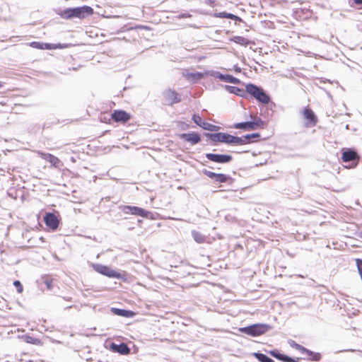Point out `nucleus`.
Here are the masks:
<instances>
[{"instance_id":"obj_17","label":"nucleus","mask_w":362,"mask_h":362,"mask_svg":"<svg viewBox=\"0 0 362 362\" xmlns=\"http://www.w3.org/2000/svg\"><path fill=\"white\" fill-rule=\"evenodd\" d=\"M303 115L304 117L309 122H310L313 124H316L317 118L311 109L305 108L303 111Z\"/></svg>"},{"instance_id":"obj_15","label":"nucleus","mask_w":362,"mask_h":362,"mask_svg":"<svg viewBox=\"0 0 362 362\" xmlns=\"http://www.w3.org/2000/svg\"><path fill=\"white\" fill-rule=\"evenodd\" d=\"M111 349L121 354H127L129 353V348L128 346L124 343H121L120 344H116L115 343H112L111 344Z\"/></svg>"},{"instance_id":"obj_30","label":"nucleus","mask_w":362,"mask_h":362,"mask_svg":"<svg viewBox=\"0 0 362 362\" xmlns=\"http://www.w3.org/2000/svg\"><path fill=\"white\" fill-rule=\"evenodd\" d=\"M228 178H229L228 176H227L226 175L221 174V173H219V174L216 173L214 180L216 182L221 183V182H226Z\"/></svg>"},{"instance_id":"obj_36","label":"nucleus","mask_w":362,"mask_h":362,"mask_svg":"<svg viewBox=\"0 0 362 362\" xmlns=\"http://www.w3.org/2000/svg\"><path fill=\"white\" fill-rule=\"evenodd\" d=\"M220 16L225 17L230 19H235L237 18L236 16L232 14V13H222L220 14Z\"/></svg>"},{"instance_id":"obj_29","label":"nucleus","mask_w":362,"mask_h":362,"mask_svg":"<svg viewBox=\"0 0 362 362\" xmlns=\"http://www.w3.org/2000/svg\"><path fill=\"white\" fill-rule=\"evenodd\" d=\"M62 17L64 18H71L74 17V8H67L64 10L61 14Z\"/></svg>"},{"instance_id":"obj_37","label":"nucleus","mask_w":362,"mask_h":362,"mask_svg":"<svg viewBox=\"0 0 362 362\" xmlns=\"http://www.w3.org/2000/svg\"><path fill=\"white\" fill-rule=\"evenodd\" d=\"M36 341L37 339L33 338L32 337L25 336V341L28 343L35 344Z\"/></svg>"},{"instance_id":"obj_9","label":"nucleus","mask_w":362,"mask_h":362,"mask_svg":"<svg viewBox=\"0 0 362 362\" xmlns=\"http://www.w3.org/2000/svg\"><path fill=\"white\" fill-rule=\"evenodd\" d=\"M163 95L165 101L169 105L178 103L181 100L180 95L175 90L171 89L165 90L163 93Z\"/></svg>"},{"instance_id":"obj_44","label":"nucleus","mask_w":362,"mask_h":362,"mask_svg":"<svg viewBox=\"0 0 362 362\" xmlns=\"http://www.w3.org/2000/svg\"><path fill=\"white\" fill-rule=\"evenodd\" d=\"M360 237L362 238V230L360 232Z\"/></svg>"},{"instance_id":"obj_7","label":"nucleus","mask_w":362,"mask_h":362,"mask_svg":"<svg viewBox=\"0 0 362 362\" xmlns=\"http://www.w3.org/2000/svg\"><path fill=\"white\" fill-rule=\"evenodd\" d=\"M206 157L211 161L218 163H227L232 160L233 158L230 155L206 153Z\"/></svg>"},{"instance_id":"obj_1","label":"nucleus","mask_w":362,"mask_h":362,"mask_svg":"<svg viewBox=\"0 0 362 362\" xmlns=\"http://www.w3.org/2000/svg\"><path fill=\"white\" fill-rule=\"evenodd\" d=\"M206 136L214 142H221L228 144L238 145V136H233L227 133L218 132L206 134Z\"/></svg>"},{"instance_id":"obj_13","label":"nucleus","mask_w":362,"mask_h":362,"mask_svg":"<svg viewBox=\"0 0 362 362\" xmlns=\"http://www.w3.org/2000/svg\"><path fill=\"white\" fill-rule=\"evenodd\" d=\"M38 155L44 160L50 163L54 167H59L60 165V160L56 156L44 152L39 151Z\"/></svg>"},{"instance_id":"obj_12","label":"nucleus","mask_w":362,"mask_h":362,"mask_svg":"<svg viewBox=\"0 0 362 362\" xmlns=\"http://www.w3.org/2000/svg\"><path fill=\"white\" fill-rule=\"evenodd\" d=\"M180 138L190 143L192 145L198 144L201 140L199 135L195 132L181 134H180Z\"/></svg>"},{"instance_id":"obj_40","label":"nucleus","mask_w":362,"mask_h":362,"mask_svg":"<svg viewBox=\"0 0 362 362\" xmlns=\"http://www.w3.org/2000/svg\"><path fill=\"white\" fill-rule=\"evenodd\" d=\"M191 15L189 13H182L180 16V18H189Z\"/></svg>"},{"instance_id":"obj_18","label":"nucleus","mask_w":362,"mask_h":362,"mask_svg":"<svg viewBox=\"0 0 362 362\" xmlns=\"http://www.w3.org/2000/svg\"><path fill=\"white\" fill-rule=\"evenodd\" d=\"M296 349L300 350L302 354L306 353L307 356L309 358H311L313 360L317 361L320 359L319 354H315V353L306 349L305 348H304L303 346H302L299 344H296Z\"/></svg>"},{"instance_id":"obj_16","label":"nucleus","mask_w":362,"mask_h":362,"mask_svg":"<svg viewBox=\"0 0 362 362\" xmlns=\"http://www.w3.org/2000/svg\"><path fill=\"white\" fill-rule=\"evenodd\" d=\"M259 136H260V135L259 133H253V134H247V135H245V136H243L240 137L238 136L239 141H238V145L241 146V145H245V144H249V143H250V140L252 139L258 138Z\"/></svg>"},{"instance_id":"obj_39","label":"nucleus","mask_w":362,"mask_h":362,"mask_svg":"<svg viewBox=\"0 0 362 362\" xmlns=\"http://www.w3.org/2000/svg\"><path fill=\"white\" fill-rule=\"evenodd\" d=\"M282 356H284V355L281 354H279V353H277L276 355H274V357L281 361Z\"/></svg>"},{"instance_id":"obj_19","label":"nucleus","mask_w":362,"mask_h":362,"mask_svg":"<svg viewBox=\"0 0 362 362\" xmlns=\"http://www.w3.org/2000/svg\"><path fill=\"white\" fill-rule=\"evenodd\" d=\"M42 49H64L70 47L69 44H49L42 43Z\"/></svg>"},{"instance_id":"obj_20","label":"nucleus","mask_w":362,"mask_h":362,"mask_svg":"<svg viewBox=\"0 0 362 362\" xmlns=\"http://www.w3.org/2000/svg\"><path fill=\"white\" fill-rule=\"evenodd\" d=\"M233 127L235 129H242L248 131L254 130V127L251 121L235 123L233 124Z\"/></svg>"},{"instance_id":"obj_26","label":"nucleus","mask_w":362,"mask_h":362,"mask_svg":"<svg viewBox=\"0 0 362 362\" xmlns=\"http://www.w3.org/2000/svg\"><path fill=\"white\" fill-rule=\"evenodd\" d=\"M254 355L260 362H274L273 359L261 353H255Z\"/></svg>"},{"instance_id":"obj_35","label":"nucleus","mask_w":362,"mask_h":362,"mask_svg":"<svg viewBox=\"0 0 362 362\" xmlns=\"http://www.w3.org/2000/svg\"><path fill=\"white\" fill-rule=\"evenodd\" d=\"M30 45L32 47L40 49H42V47H43L42 43H40L39 42H33L30 44Z\"/></svg>"},{"instance_id":"obj_41","label":"nucleus","mask_w":362,"mask_h":362,"mask_svg":"<svg viewBox=\"0 0 362 362\" xmlns=\"http://www.w3.org/2000/svg\"><path fill=\"white\" fill-rule=\"evenodd\" d=\"M354 1L358 4H362V0H354Z\"/></svg>"},{"instance_id":"obj_6","label":"nucleus","mask_w":362,"mask_h":362,"mask_svg":"<svg viewBox=\"0 0 362 362\" xmlns=\"http://www.w3.org/2000/svg\"><path fill=\"white\" fill-rule=\"evenodd\" d=\"M208 74L210 75L211 76L220 79L221 81H225L227 83H233V84H239L240 83V79H238L231 75L223 74L218 71H211L208 73Z\"/></svg>"},{"instance_id":"obj_8","label":"nucleus","mask_w":362,"mask_h":362,"mask_svg":"<svg viewBox=\"0 0 362 362\" xmlns=\"http://www.w3.org/2000/svg\"><path fill=\"white\" fill-rule=\"evenodd\" d=\"M341 159L344 162H350V161H356L355 165L358 163L359 160V157L356 151L346 148L343 150Z\"/></svg>"},{"instance_id":"obj_14","label":"nucleus","mask_w":362,"mask_h":362,"mask_svg":"<svg viewBox=\"0 0 362 362\" xmlns=\"http://www.w3.org/2000/svg\"><path fill=\"white\" fill-rule=\"evenodd\" d=\"M112 117L116 122H125L130 119V115L124 110H115Z\"/></svg>"},{"instance_id":"obj_11","label":"nucleus","mask_w":362,"mask_h":362,"mask_svg":"<svg viewBox=\"0 0 362 362\" xmlns=\"http://www.w3.org/2000/svg\"><path fill=\"white\" fill-rule=\"evenodd\" d=\"M92 13L93 8L87 6L76 7L74 8V17L82 18Z\"/></svg>"},{"instance_id":"obj_32","label":"nucleus","mask_w":362,"mask_h":362,"mask_svg":"<svg viewBox=\"0 0 362 362\" xmlns=\"http://www.w3.org/2000/svg\"><path fill=\"white\" fill-rule=\"evenodd\" d=\"M298 358H297V360H295L294 358H292L288 356H282V358H281V361H284V362H298Z\"/></svg>"},{"instance_id":"obj_28","label":"nucleus","mask_w":362,"mask_h":362,"mask_svg":"<svg viewBox=\"0 0 362 362\" xmlns=\"http://www.w3.org/2000/svg\"><path fill=\"white\" fill-rule=\"evenodd\" d=\"M201 127L204 129L211 131V132L217 131L219 128L218 126L214 125V124H210L206 122H204V123H202V125Z\"/></svg>"},{"instance_id":"obj_45","label":"nucleus","mask_w":362,"mask_h":362,"mask_svg":"<svg viewBox=\"0 0 362 362\" xmlns=\"http://www.w3.org/2000/svg\"><path fill=\"white\" fill-rule=\"evenodd\" d=\"M3 86V84L0 81V88H1Z\"/></svg>"},{"instance_id":"obj_34","label":"nucleus","mask_w":362,"mask_h":362,"mask_svg":"<svg viewBox=\"0 0 362 362\" xmlns=\"http://www.w3.org/2000/svg\"><path fill=\"white\" fill-rule=\"evenodd\" d=\"M13 285L16 287L17 291L18 293L23 292V286L21 285V282L19 281H15L13 282Z\"/></svg>"},{"instance_id":"obj_27","label":"nucleus","mask_w":362,"mask_h":362,"mask_svg":"<svg viewBox=\"0 0 362 362\" xmlns=\"http://www.w3.org/2000/svg\"><path fill=\"white\" fill-rule=\"evenodd\" d=\"M252 122V124L254 127V130L258 129V128H263L264 122L262 120L261 118L255 117L254 119Z\"/></svg>"},{"instance_id":"obj_25","label":"nucleus","mask_w":362,"mask_h":362,"mask_svg":"<svg viewBox=\"0 0 362 362\" xmlns=\"http://www.w3.org/2000/svg\"><path fill=\"white\" fill-rule=\"evenodd\" d=\"M186 76L189 80H192L195 82L203 78L204 74L202 73L195 72L187 74Z\"/></svg>"},{"instance_id":"obj_38","label":"nucleus","mask_w":362,"mask_h":362,"mask_svg":"<svg viewBox=\"0 0 362 362\" xmlns=\"http://www.w3.org/2000/svg\"><path fill=\"white\" fill-rule=\"evenodd\" d=\"M357 266H358V272H359L360 276L362 279V261L361 260H358Z\"/></svg>"},{"instance_id":"obj_3","label":"nucleus","mask_w":362,"mask_h":362,"mask_svg":"<svg viewBox=\"0 0 362 362\" xmlns=\"http://www.w3.org/2000/svg\"><path fill=\"white\" fill-rule=\"evenodd\" d=\"M246 91L256 98L258 101L267 104L269 102V97L264 91L256 85L249 83L245 86Z\"/></svg>"},{"instance_id":"obj_5","label":"nucleus","mask_w":362,"mask_h":362,"mask_svg":"<svg viewBox=\"0 0 362 362\" xmlns=\"http://www.w3.org/2000/svg\"><path fill=\"white\" fill-rule=\"evenodd\" d=\"M93 267L97 272H98L103 275L107 276L108 277L117 278V279L121 277V274L119 272H117L115 270H112L110 267H109L107 266H105V265L100 264H93Z\"/></svg>"},{"instance_id":"obj_10","label":"nucleus","mask_w":362,"mask_h":362,"mask_svg":"<svg viewBox=\"0 0 362 362\" xmlns=\"http://www.w3.org/2000/svg\"><path fill=\"white\" fill-rule=\"evenodd\" d=\"M46 225L52 230L57 228L59 226V220L57 216L52 213H47L44 218Z\"/></svg>"},{"instance_id":"obj_24","label":"nucleus","mask_w":362,"mask_h":362,"mask_svg":"<svg viewBox=\"0 0 362 362\" xmlns=\"http://www.w3.org/2000/svg\"><path fill=\"white\" fill-rule=\"evenodd\" d=\"M225 88L230 93H234L238 95H242V93L244 92L243 90L235 87V86H225Z\"/></svg>"},{"instance_id":"obj_42","label":"nucleus","mask_w":362,"mask_h":362,"mask_svg":"<svg viewBox=\"0 0 362 362\" xmlns=\"http://www.w3.org/2000/svg\"><path fill=\"white\" fill-rule=\"evenodd\" d=\"M235 71H237V72H240V68H239V67H235Z\"/></svg>"},{"instance_id":"obj_21","label":"nucleus","mask_w":362,"mask_h":362,"mask_svg":"<svg viewBox=\"0 0 362 362\" xmlns=\"http://www.w3.org/2000/svg\"><path fill=\"white\" fill-rule=\"evenodd\" d=\"M112 313L115 315L122 316V317H130L132 315V313L129 310H123V309H119L112 308Z\"/></svg>"},{"instance_id":"obj_2","label":"nucleus","mask_w":362,"mask_h":362,"mask_svg":"<svg viewBox=\"0 0 362 362\" xmlns=\"http://www.w3.org/2000/svg\"><path fill=\"white\" fill-rule=\"evenodd\" d=\"M269 328L270 327L265 324H255L248 327H241L239 329V331L252 337H257L264 334Z\"/></svg>"},{"instance_id":"obj_4","label":"nucleus","mask_w":362,"mask_h":362,"mask_svg":"<svg viewBox=\"0 0 362 362\" xmlns=\"http://www.w3.org/2000/svg\"><path fill=\"white\" fill-rule=\"evenodd\" d=\"M119 209L125 214H132L144 218H147L150 214V212L144 209L134 206H119Z\"/></svg>"},{"instance_id":"obj_31","label":"nucleus","mask_w":362,"mask_h":362,"mask_svg":"<svg viewBox=\"0 0 362 362\" xmlns=\"http://www.w3.org/2000/svg\"><path fill=\"white\" fill-rule=\"evenodd\" d=\"M192 120L194 121V122L196 124H197L200 127H202V123H204V121L202 120V117L199 115H194L192 116Z\"/></svg>"},{"instance_id":"obj_33","label":"nucleus","mask_w":362,"mask_h":362,"mask_svg":"<svg viewBox=\"0 0 362 362\" xmlns=\"http://www.w3.org/2000/svg\"><path fill=\"white\" fill-rule=\"evenodd\" d=\"M203 173L211 179H215L216 175V173L207 170H204Z\"/></svg>"},{"instance_id":"obj_43","label":"nucleus","mask_w":362,"mask_h":362,"mask_svg":"<svg viewBox=\"0 0 362 362\" xmlns=\"http://www.w3.org/2000/svg\"><path fill=\"white\" fill-rule=\"evenodd\" d=\"M271 354H272L273 356H274V355H276V354H277V353H276V352H275V351H272V352H271Z\"/></svg>"},{"instance_id":"obj_22","label":"nucleus","mask_w":362,"mask_h":362,"mask_svg":"<svg viewBox=\"0 0 362 362\" xmlns=\"http://www.w3.org/2000/svg\"><path fill=\"white\" fill-rule=\"evenodd\" d=\"M231 40L237 44L243 45L245 47L250 44V41L248 39H247L244 37H242V36H234L231 39Z\"/></svg>"},{"instance_id":"obj_23","label":"nucleus","mask_w":362,"mask_h":362,"mask_svg":"<svg viewBox=\"0 0 362 362\" xmlns=\"http://www.w3.org/2000/svg\"><path fill=\"white\" fill-rule=\"evenodd\" d=\"M192 235L194 240L197 243H203L205 241L206 237L204 235L202 234L199 231L197 230H192Z\"/></svg>"}]
</instances>
